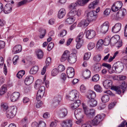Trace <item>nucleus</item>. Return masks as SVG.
<instances>
[{"mask_svg": "<svg viewBox=\"0 0 127 127\" xmlns=\"http://www.w3.org/2000/svg\"><path fill=\"white\" fill-rule=\"evenodd\" d=\"M79 96V93L76 90H73L70 92L68 98L69 99L72 101L76 100V102L71 105V106L72 109L77 108L81 104L80 100H76L78 99Z\"/></svg>", "mask_w": 127, "mask_h": 127, "instance_id": "f257e3e1", "label": "nucleus"}, {"mask_svg": "<svg viewBox=\"0 0 127 127\" xmlns=\"http://www.w3.org/2000/svg\"><path fill=\"white\" fill-rule=\"evenodd\" d=\"M124 68L123 64L121 62L118 61L116 62L113 65L112 68L113 71H112L111 73L114 72L117 73H119L121 72Z\"/></svg>", "mask_w": 127, "mask_h": 127, "instance_id": "f03ea898", "label": "nucleus"}, {"mask_svg": "<svg viewBox=\"0 0 127 127\" xmlns=\"http://www.w3.org/2000/svg\"><path fill=\"white\" fill-rule=\"evenodd\" d=\"M17 109L16 107L14 106L9 107L6 111V117L9 119L13 118L16 113Z\"/></svg>", "mask_w": 127, "mask_h": 127, "instance_id": "7ed1b4c3", "label": "nucleus"}, {"mask_svg": "<svg viewBox=\"0 0 127 127\" xmlns=\"http://www.w3.org/2000/svg\"><path fill=\"white\" fill-rule=\"evenodd\" d=\"M83 107L84 113L87 116L91 117L95 115V112L94 109H89L84 104H83Z\"/></svg>", "mask_w": 127, "mask_h": 127, "instance_id": "20e7f679", "label": "nucleus"}, {"mask_svg": "<svg viewBox=\"0 0 127 127\" xmlns=\"http://www.w3.org/2000/svg\"><path fill=\"white\" fill-rule=\"evenodd\" d=\"M105 116V114L103 113L97 115L92 121V124L93 126L97 125L102 120Z\"/></svg>", "mask_w": 127, "mask_h": 127, "instance_id": "39448f33", "label": "nucleus"}, {"mask_svg": "<svg viewBox=\"0 0 127 127\" xmlns=\"http://www.w3.org/2000/svg\"><path fill=\"white\" fill-rule=\"evenodd\" d=\"M82 13V11L81 9H78L77 10L75 8H73L69 12L68 14V16L73 17L75 16H77L79 17L80 16Z\"/></svg>", "mask_w": 127, "mask_h": 127, "instance_id": "423d86ee", "label": "nucleus"}, {"mask_svg": "<svg viewBox=\"0 0 127 127\" xmlns=\"http://www.w3.org/2000/svg\"><path fill=\"white\" fill-rule=\"evenodd\" d=\"M86 16L87 19L91 22L95 20L97 17L95 11H91L88 12L87 13Z\"/></svg>", "mask_w": 127, "mask_h": 127, "instance_id": "0eeeda50", "label": "nucleus"}, {"mask_svg": "<svg viewBox=\"0 0 127 127\" xmlns=\"http://www.w3.org/2000/svg\"><path fill=\"white\" fill-rule=\"evenodd\" d=\"M74 115L77 119H82L84 116L82 110L80 108H78L75 110Z\"/></svg>", "mask_w": 127, "mask_h": 127, "instance_id": "6e6552de", "label": "nucleus"}, {"mask_svg": "<svg viewBox=\"0 0 127 127\" xmlns=\"http://www.w3.org/2000/svg\"><path fill=\"white\" fill-rule=\"evenodd\" d=\"M109 26V23L108 21L104 23L101 26L100 28V32L105 34L108 31Z\"/></svg>", "mask_w": 127, "mask_h": 127, "instance_id": "1a4fd4ad", "label": "nucleus"}, {"mask_svg": "<svg viewBox=\"0 0 127 127\" xmlns=\"http://www.w3.org/2000/svg\"><path fill=\"white\" fill-rule=\"evenodd\" d=\"M62 127H72V121L69 119H66L62 121L61 123Z\"/></svg>", "mask_w": 127, "mask_h": 127, "instance_id": "9d476101", "label": "nucleus"}, {"mask_svg": "<svg viewBox=\"0 0 127 127\" xmlns=\"http://www.w3.org/2000/svg\"><path fill=\"white\" fill-rule=\"evenodd\" d=\"M103 85L105 88L107 89H109L110 87L112 88L113 86H112V82L110 80H106L103 82Z\"/></svg>", "mask_w": 127, "mask_h": 127, "instance_id": "9b49d317", "label": "nucleus"}, {"mask_svg": "<svg viewBox=\"0 0 127 127\" xmlns=\"http://www.w3.org/2000/svg\"><path fill=\"white\" fill-rule=\"evenodd\" d=\"M77 56L75 53H72L70 54V56L68 58V61L70 63L73 64L76 62V61Z\"/></svg>", "mask_w": 127, "mask_h": 127, "instance_id": "f8f14e48", "label": "nucleus"}, {"mask_svg": "<svg viewBox=\"0 0 127 127\" xmlns=\"http://www.w3.org/2000/svg\"><path fill=\"white\" fill-rule=\"evenodd\" d=\"M74 70L73 68L70 67L68 68L67 70V74L68 78L73 77L74 76Z\"/></svg>", "mask_w": 127, "mask_h": 127, "instance_id": "ddd939ff", "label": "nucleus"}, {"mask_svg": "<svg viewBox=\"0 0 127 127\" xmlns=\"http://www.w3.org/2000/svg\"><path fill=\"white\" fill-rule=\"evenodd\" d=\"M70 54V52L68 51H65L60 59L61 61L63 62L66 60L69 57Z\"/></svg>", "mask_w": 127, "mask_h": 127, "instance_id": "4468645a", "label": "nucleus"}, {"mask_svg": "<svg viewBox=\"0 0 127 127\" xmlns=\"http://www.w3.org/2000/svg\"><path fill=\"white\" fill-rule=\"evenodd\" d=\"M12 6L11 3H7L6 4L3 9V11L5 14L10 13L11 11Z\"/></svg>", "mask_w": 127, "mask_h": 127, "instance_id": "2eb2a0df", "label": "nucleus"}, {"mask_svg": "<svg viewBox=\"0 0 127 127\" xmlns=\"http://www.w3.org/2000/svg\"><path fill=\"white\" fill-rule=\"evenodd\" d=\"M121 24L120 23L116 24L112 29V31L114 33H117L121 30Z\"/></svg>", "mask_w": 127, "mask_h": 127, "instance_id": "dca6fc26", "label": "nucleus"}, {"mask_svg": "<svg viewBox=\"0 0 127 127\" xmlns=\"http://www.w3.org/2000/svg\"><path fill=\"white\" fill-rule=\"evenodd\" d=\"M95 35V32L93 30H89L86 32V37L89 39H92L94 36Z\"/></svg>", "mask_w": 127, "mask_h": 127, "instance_id": "f3484780", "label": "nucleus"}, {"mask_svg": "<svg viewBox=\"0 0 127 127\" xmlns=\"http://www.w3.org/2000/svg\"><path fill=\"white\" fill-rule=\"evenodd\" d=\"M33 77L32 76H28L25 79V83L26 85H30L33 82Z\"/></svg>", "mask_w": 127, "mask_h": 127, "instance_id": "a211bd4d", "label": "nucleus"}, {"mask_svg": "<svg viewBox=\"0 0 127 127\" xmlns=\"http://www.w3.org/2000/svg\"><path fill=\"white\" fill-rule=\"evenodd\" d=\"M118 35H117L112 37L110 38V43L112 44H114L117 43H119V45L118 47H120L122 45L121 42H118V40L117 39V37H118Z\"/></svg>", "mask_w": 127, "mask_h": 127, "instance_id": "6ab92c4d", "label": "nucleus"}, {"mask_svg": "<svg viewBox=\"0 0 127 127\" xmlns=\"http://www.w3.org/2000/svg\"><path fill=\"white\" fill-rule=\"evenodd\" d=\"M124 86L125 84L122 83V84L120 85V87L113 86L112 87V88L113 90L116 92L118 94H120L121 92V91L120 89H123L124 88Z\"/></svg>", "mask_w": 127, "mask_h": 127, "instance_id": "aec40b11", "label": "nucleus"}, {"mask_svg": "<svg viewBox=\"0 0 127 127\" xmlns=\"http://www.w3.org/2000/svg\"><path fill=\"white\" fill-rule=\"evenodd\" d=\"M20 96V94L18 92H14L11 95L10 99L12 101H15L17 100Z\"/></svg>", "mask_w": 127, "mask_h": 127, "instance_id": "412c9836", "label": "nucleus"}, {"mask_svg": "<svg viewBox=\"0 0 127 127\" xmlns=\"http://www.w3.org/2000/svg\"><path fill=\"white\" fill-rule=\"evenodd\" d=\"M67 113V111L66 109H62L59 111V115L61 118H63L66 116Z\"/></svg>", "mask_w": 127, "mask_h": 127, "instance_id": "4be33fe9", "label": "nucleus"}, {"mask_svg": "<svg viewBox=\"0 0 127 127\" xmlns=\"http://www.w3.org/2000/svg\"><path fill=\"white\" fill-rule=\"evenodd\" d=\"M97 103V101L94 99H89L87 101L88 105L91 107H93L96 106Z\"/></svg>", "mask_w": 127, "mask_h": 127, "instance_id": "5701e85b", "label": "nucleus"}, {"mask_svg": "<svg viewBox=\"0 0 127 127\" xmlns=\"http://www.w3.org/2000/svg\"><path fill=\"white\" fill-rule=\"evenodd\" d=\"M61 99L62 96L60 95H58L55 97L53 100V105L55 106L58 105Z\"/></svg>", "mask_w": 127, "mask_h": 127, "instance_id": "b1692460", "label": "nucleus"}, {"mask_svg": "<svg viewBox=\"0 0 127 127\" xmlns=\"http://www.w3.org/2000/svg\"><path fill=\"white\" fill-rule=\"evenodd\" d=\"M22 50V47L20 45L15 46L13 48L12 50L13 53L14 54H16L20 52Z\"/></svg>", "mask_w": 127, "mask_h": 127, "instance_id": "393cba45", "label": "nucleus"}, {"mask_svg": "<svg viewBox=\"0 0 127 127\" xmlns=\"http://www.w3.org/2000/svg\"><path fill=\"white\" fill-rule=\"evenodd\" d=\"M96 97L95 93L93 91H89L87 95V97L89 99H94Z\"/></svg>", "mask_w": 127, "mask_h": 127, "instance_id": "a878e982", "label": "nucleus"}, {"mask_svg": "<svg viewBox=\"0 0 127 127\" xmlns=\"http://www.w3.org/2000/svg\"><path fill=\"white\" fill-rule=\"evenodd\" d=\"M99 2V0L94 1L89 4L88 6L89 8L91 9L94 8L96 6L98 3Z\"/></svg>", "mask_w": 127, "mask_h": 127, "instance_id": "bb28decb", "label": "nucleus"}, {"mask_svg": "<svg viewBox=\"0 0 127 127\" xmlns=\"http://www.w3.org/2000/svg\"><path fill=\"white\" fill-rule=\"evenodd\" d=\"M66 11L64 8L61 9L58 12V16L59 18L61 19L65 15Z\"/></svg>", "mask_w": 127, "mask_h": 127, "instance_id": "cd10ccee", "label": "nucleus"}, {"mask_svg": "<svg viewBox=\"0 0 127 127\" xmlns=\"http://www.w3.org/2000/svg\"><path fill=\"white\" fill-rule=\"evenodd\" d=\"M36 54L37 58L39 59H42L43 56V53L40 50H38L36 52Z\"/></svg>", "mask_w": 127, "mask_h": 127, "instance_id": "c85d7f7f", "label": "nucleus"}, {"mask_svg": "<svg viewBox=\"0 0 127 127\" xmlns=\"http://www.w3.org/2000/svg\"><path fill=\"white\" fill-rule=\"evenodd\" d=\"M83 75L85 78L87 79L90 77L91 72L89 70L87 69L84 71Z\"/></svg>", "mask_w": 127, "mask_h": 127, "instance_id": "c756f323", "label": "nucleus"}, {"mask_svg": "<svg viewBox=\"0 0 127 127\" xmlns=\"http://www.w3.org/2000/svg\"><path fill=\"white\" fill-rule=\"evenodd\" d=\"M38 69L39 68L38 66H34L31 68L30 71V73L31 74H34L37 72Z\"/></svg>", "mask_w": 127, "mask_h": 127, "instance_id": "7c9ffc66", "label": "nucleus"}, {"mask_svg": "<svg viewBox=\"0 0 127 127\" xmlns=\"http://www.w3.org/2000/svg\"><path fill=\"white\" fill-rule=\"evenodd\" d=\"M39 31L40 32V35L39 37L41 38H42L44 37L45 34L46 33V30L42 28H40Z\"/></svg>", "mask_w": 127, "mask_h": 127, "instance_id": "2f4dec72", "label": "nucleus"}, {"mask_svg": "<svg viewBox=\"0 0 127 127\" xmlns=\"http://www.w3.org/2000/svg\"><path fill=\"white\" fill-rule=\"evenodd\" d=\"M110 99L109 96L107 95H104L102 97L101 100L103 103H106Z\"/></svg>", "mask_w": 127, "mask_h": 127, "instance_id": "473e14b6", "label": "nucleus"}, {"mask_svg": "<svg viewBox=\"0 0 127 127\" xmlns=\"http://www.w3.org/2000/svg\"><path fill=\"white\" fill-rule=\"evenodd\" d=\"M75 20V17H70L66 20L65 22L67 24H71L74 22Z\"/></svg>", "mask_w": 127, "mask_h": 127, "instance_id": "72a5a7b5", "label": "nucleus"}, {"mask_svg": "<svg viewBox=\"0 0 127 127\" xmlns=\"http://www.w3.org/2000/svg\"><path fill=\"white\" fill-rule=\"evenodd\" d=\"M90 22H91L90 21L88 20H87L86 19V20H83L81 21L79 24V25L81 24L82 25H80V26L83 25V26L85 27L87 26Z\"/></svg>", "mask_w": 127, "mask_h": 127, "instance_id": "f704fd0d", "label": "nucleus"}, {"mask_svg": "<svg viewBox=\"0 0 127 127\" xmlns=\"http://www.w3.org/2000/svg\"><path fill=\"white\" fill-rule=\"evenodd\" d=\"M7 90V89L6 85H3L0 89V95H2L6 93Z\"/></svg>", "mask_w": 127, "mask_h": 127, "instance_id": "c9c22d12", "label": "nucleus"}, {"mask_svg": "<svg viewBox=\"0 0 127 127\" xmlns=\"http://www.w3.org/2000/svg\"><path fill=\"white\" fill-rule=\"evenodd\" d=\"M90 0H78L77 3L80 6H82L88 3Z\"/></svg>", "mask_w": 127, "mask_h": 127, "instance_id": "e433bc0d", "label": "nucleus"}, {"mask_svg": "<svg viewBox=\"0 0 127 127\" xmlns=\"http://www.w3.org/2000/svg\"><path fill=\"white\" fill-rule=\"evenodd\" d=\"M94 88L95 90L98 92L101 93L102 91V88L99 85H95Z\"/></svg>", "mask_w": 127, "mask_h": 127, "instance_id": "4c0bfd02", "label": "nucleus"}, {"mask_svg": "<svg viewBox=\"0 0 127 127\" xmlns=\"http://www.w3.org/2000/svg\"><path fill=\"white\" fill-rule=\"evenodd\" d=\"M42 83V81L39 80H37L35 82L34 86V88L36 89L39 88L41 87V84Z\"/></svg>", "mask_w": 127, "mask_h": 127, "instance_id": "58836bf2", "label": "nucleus"}, {"mask_svg": "<svg viewBox=\"0 0 127 127\" xmlns=\"http://www.w3.org/2000/svg\"><path fill=\"white\" fill-rule=\"evenodd\" d=\"M45 90V87L44 86H41L39 88L37 92H39V94L41 96H43L44 95Z\"/></svg>", "mask_w": 127, "mask_h": 127, "instance_id": "ea45409f", "label": "nucleus"}, {"mask_svg": "<svg viewBox=\"0 0 127 127\" xmlns=\"http://www.w3.org/2000/svg\"><path fill=\"white\" fill-rule=\"evenodd\" d=\"M25 71L24 70H22L20 71L18 73L16 76L17 77L19 78H21L22 76L25 74Z\"/></svg>", "mask_w": 127, "mask_h": 127, "instance_id": "a19ab883", "label": "nucleus"}, {"mask_svg": "<svg viewBox=\"0 0 127 127\" xmlns=\"http://www.w3.org/2000/svg\"><path fill=\"white\" fill-rule=\"evenodd\" d=\"M110 43V38L109 37H106L104 40V44L105 45H108Z\"/></svg>", "mask_w": 127, "mask_h": 127, "instance_id": "79ce46f5", "label": "nucleus"}, {"mask_svg": "<svg viewBox=\"0 0 127 127\" xmlns=\"http://www.w3.org/2000/svg\"><path fill=\"white\" fill-rule=\"evenodd\" d=\"M101 59V56L100 54L95 56L93 58V60L95 62H99Z\"/></svg>", "mask_w": 127, "mask_h": 127, "instance_id": "37998d69", "label": "nucleus"}, {"mask_svg": "<svg viewBox=\"0 0 127 127\" xmlns=\"http://www.w3.org/2000/svg\"><path fill=\"white\" fill-rule=\"evenodd\" d=\"M1 108L4 111H7V109L9 107L7 104L6 103H2L1 104Z\"/></svg>", "mask_w": 127, "mask_h": 127, "instance_id": "c03bdc74", "label": "nucleus"}, {"mask_svg": "<svg viewBox=\"0 0 127 127\" xmlns=\"http://www.w3.org/2000/svg\"><path fill=\"white\" fill-rule=\"evenodd\" d=\"M101 68V66L99 64H97L95 66L94 70L95 72H99Z\"/></svg>", "mask_w": 127, "mask_h": 127, "instance_id": "a18cd8bd", "label": "nucleus"}, {"mask_svg": "<svg viewBox=\"0 0 127 127\" xmlns=\"http://www.w3.org/2000/svg\"><path fill=\"white\" fill-rule=\"evenodd\" d=\"M115 5L117 6L118 8L120 9L122 7L123 5V3L121 1H117L114 3Z\"/></svg>", "mask_w": 127, "mask_h": 127, "instance_id": "49530a36", "label": "nucleus"}, {"mask_svg": "<svg viewBox=\"0 0 127 127\" xmlns=\"http://www.w3.org/2000/svg\"><path fill=\"white\" fill-rule=\"evenodd\" d=\"M28 118L27 117H24L22 120L21 124L22 125H27L28 124Z\"/></svg>", "mask_w": 127, "mask_h": 127, "instance_id": "de8ad7c7", "label": "nucleus"}, {"mask_svg": "<svg viewBox=\"0 0 127 127\" xmlns=\"http://www.w3.org/2000/svg\"><path fill=\"white\" fill-rule=\"evenodd\" d=\"M99 77L98 74H96L94 75L92 77V80L94 82L97 81L99 79Z\"/></svg>", "mask_w": 127, "mask_h": 127, "instance_id": "09e8293b", "label": "nucleus"}, {"mask_svg": "<svg viewBox=\"0 0 127 127\" xmlns=\"http://www.w3.org/2000/svg\"><path fill=\"white\" fill-rule=\"evenodd\" d=\"M95 47V44L94 43L90 42L88 45V49L89 50H91L93 49Z\"/></svg>", "mask_w": 127, "mask_h": 127, "instance_id": "8fccbe9b", "label": "nucleus"}, {"mask_svg": "<svg viewBox=\"0 0 127 127\" xmlns=\"http://www.w3.org/2000/svg\"><path fill=\"white\" fill-rule=\"evenodd\" d=\"M91 56V53L90 52H88L85 53L84 57L85 60H87L89 59Z\"/></svg>", "mask_w": 127, "mask_h": 127, "instance_id": "3c124183", "label": "nucleus"}, {"mask_svg": "<svg viewBox=\"0 0 127 127\" xmlns=\"http://www.w3.org/2000/svg\"><path fill=\"white\" fill-rule=\"evenodd\" d=\"M59 72L58 69L56 68L53 69L51 72L52 75L53 76H55L58 74Z\"/></svg>", "mask_w": 127, "mask_h": 127, "instance_id": "603ef678", "label": "nucleus"}, {"mask_svg": "<svg viewBox=\"0 0 127 127\" xmlns=\"http://www.w3.org/2000/svg\"><path fill=\"white\" fill-rule=\"evenodd\" d=\"M66 33L67 31L65 30H63L61 31L59 34H58V36L59 37H63L66 35Z\"/></svg>", "mask_w": 127, "mask_h": 127, "instance_id": "864d4df0", "label": "nucleus"}, {"mask_svg": "<svg viewBox=\"0 0 127 127\" xmlns=\"http://www.w3.org/2000/svg\"><path fill=\"white\" fill-rule=\"evenodd\" d=\"M27 2H28L27 0H23L18 3L17 5L18 7H19L25 4Z\"/></svg>", "mask_w": 127, "mask_h": 127, "instance_id": "5fc2aeb1", "label": "nucleus"}, {"mask_svg": "<svg viewBox=\"0 0 127 127\" xmlns=\"http://www.w3.org/2000/svg\"><path fill=\"white\" fill-rule=\"evenodd\" d=\"M38 127H46V124L44 122L41 121L39 122Z\"/></svg>", "mask_w": 127, "mask_h": 127, "instance_id": "6e6d98bb", "label": "nucleus"}, {"mask_svg": "<svg viewBox=\"0 0 127 127\" xmlns=\"http://www.w3.org/2000/svg\"><path fill=\"white\" fill-rule=\"evenodd\" d=\"M86 88L83 85H81L80 88V91L82 93H84L86 91Z\"/></svg>", "mask_w": 127, "mask_h": 127, "instance_id": "4d7b16f0", "label": "nucleus"}, {"mask_svg": "<svg viewBox=\"0 0 127 127\" xmlns=\"http://www.w3.org/2000/svg\"><path fill=\"white\" fill-rule=\"evenodd\" d=\"M54 46V44L52 42L49 43L47 47V50L48 51H50Z\"/></svg>", "mask_w": 127, "mask_h": 127, "instance_id": "13d9d810", "label": "nucleus"}, {"mask_svg": "<svg viewBox=\"0 0 127 127\" xmlns=\"http://www.w3.org/2000/svg\"><path fill=\"white\" fill-rule=\"evenodd\" d=\"M111 9L113 11H116L119 9L114 4H113L111 7Z\"/></svg>", "mask_w": 127, "mask_h": 127, "instance_id": "bf43d9fd", "label": "nucleus"}, {"mask_svg": "<svg viewBox=\"0 0 127 127\" xmlns=\"http://www.w3.org/2000/svg\"><path fill=\"white\" fill-rule=\"evenodd\" d=\"M58 69L59 71V72L62 71L64 70L65 69V67L64 65H60L59 66Z\"/></svg>", "mask_w": 127, "mask_h": 127, "instance_id": "052dcab7", "label": "nucleus"}, {"mask_svg": "<svg viewBox=\"0 0 127 127\" xmlns=\"http://www.w3.org/2000/svg\"><path fill=\"white\" fill-rule=\"evenodd\" d=\"M102 65L108 68L109 69H110L111 68V65L105 63H103L102 64Z\"/></svg>", "mask_w": 127, "mask_h": 127, "instance_id": "680f3d73", "label": "nucleus"}, {"mask_svg": "<svg viewBox=\"0 0 127 127\" xmlns=\"http://www.w3.org/2000/svg\"><path fill=\"white\" fill-rule=\"evenodd\" d=\"M37 102V103L36 107L37 108H39L42 105V102L40 100H38Z\"/></svg>", "mask_w": 127, "mask_h": 127, "instance_id": "e2e57ef3", "label": "nucleus"}, {"mask_svg": "<svg viewBox=\"0 0 127 127\" xmlns=\"http://www.w3.org/2000/svg\"><path fill=\"white\" fill-rule=\"evenodd\" d=\"M111 11V9L110 8H106L104 12V14L105 15H108Z\"/></svg>", "mask_w": 127, "mask_h": 127, "instance_id": "0e129e2a", "label": "nucleus"}, {"mask_svg": "<svg viewBox=\"0 0 127 127\" xmlns=\"http://www.w3.org/2000/svg\"><path fill=\"white\" fill-rule=\"evenodd\" d=\"M103 44H104V42L102 39H100L98 41L97 45V46H98V47H100Z\"/></svg>", "mask_w": 127, "mask_h": 127, "instance_id": "69168bd1", "label": "nucleus"}, {"mask_svg": "<svg viewBox=\"0 0 127 127\" xmlns=\"http://www.w3.org/2000/svg\"><path fill=\"white\" fill-rule=\"evenodd\" d=\"M5 42L2 41L0 40V49L3 48L5 46Z\"/></svg>", "mask_w": 127, "mask_h": 127, "instance_id": "338daca9", "label": "nucleus"}, {"mask_svg": "<svg viewBox=\"0 0 127 127\" xmlns=\"http://www.w3.org/2000/svg\"><path fill=\"white\" fill-rule=\"evenodd\" d=\"M39 92L37 93L36 97V99L37 100H39L43 96H41V95L39 94Z\"/></svg>", "mask_w": 127, "mask_h": 127, "instance_id": "774afa93", "label": "nucleus"}]
</instances>
